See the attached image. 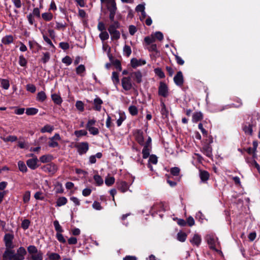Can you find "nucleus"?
Returning <instances> with one entry per match:
<instances>
[{
	"mask_svg": "<svg viewBox=\"0 0 260 260\" xmlns=\"http://www.w3.org/2000/svg\"><path fill=\"white\" fill-rule=\"evenodd\" d=\"M155 39L154 37L150 38V37L147 36L144 38V41L147 45H150L155 42Z\"/></svg>",
	"mask_w": 260,
	"mask_h": 260,
	"instance_id": "338daca9",
	"label": "nucleus"
},
{
	"mask_svg": "<svg viewBox=\"0 0 260 260\" xmlns=\"http://www.w3.org/2000/svg\"><path fill=\"white\" fill-rule=\"evenodd\" d=\"M146 63V61L142 59L138 60L136 58H133L131 60V66L134 69L142 64H145Z\"/></svg>",
	"mask_w": 260,
	"mask_h": 260,
	"instance_id": "f8f14e48",
	"label": "nucleus"
},
{
	"mask_svg": "<svg viewBox=\"0 0 260 260\" xmlns=\"http://www.w3.org/2000/svg\"><path fill=\"white\" fill-rule=\"evenodd\" d=\"M44 56L42 58L41 60L44 63H46L50 59V53L48 52H46L43 53Z\"/></svg>",
	"mask_w": 260,
	"mask_h": 260,
	"instance_id": "052dcab7",
	"label": "nucleus"
},
{
	"mask_svg": "<svg viewBox=\"0 0 260 260\" xmlns=\"http://www.w3.org/2000/svg\"><path fill=\"white\" fill-rule=\"evenodd\" d=\"M53 224L55 230L57 233H62L63 232L61 226L60 225L59 222L57 220L54 221Z\"/></svg>",
	"mask_w": 260,
	"mask_h": 260,
	"instance_id": "49530a36",
	"label": "nucleus"
},
{
	"mask_svg": "<svg viewBox=\"0 0 260 260\" xmlns=\"http://www.w3.org/2000/svg\"><path fill=\"white\" fill-rule=\"evenodd\" d=\"M152 163L153 164H156L157 162V157L154 154L150 155L149 156V163L148 164V166L149 168H152V166L150 163Z\"/></svg>",
	"mask_w": 260,
	"mask_h": 260,
	"instance_id": "7c9ffc66",
	"label": "nucleus"
},
{
	"mask_svg": "<svg viewBox=\"0 0 260 260\" xmlns=\"http://www.w3.org/2000/svg\"><path fill=\"white\" fill-rule=\"evenodd\" d=\"M151 148L150 147H147V146H144L143 149L142 150V155H143V158L144 159H146L148 158L150 155V152L151 150Z\"/></svg>",
	"mask_w": 260,
	"mask_h": 260,
	"instance_id": "b1692460",
	"label": "nucleus"
},
{
	"mask_svg": "<svg viewBox=\"0 0 260 260\" xmlns=\"http://www.w3.org/2000/svg\"><path fill=\"white\" fill-rule=\"evenodd\" d=\"M134 136L135 137L136 141L141 146L144 145V138L143 132L141 129H136L134 133Z\"/></svg>",
	"mask_w": 260,
	"mask_h": 260,
	"instance_id": "423d86ee",
	"label": "nucleus"
},
{
	"mask_svg": "<svg viewBox=\"0 0 260 260\" xmlns=\"http://www.w3.org/2000/svg\"><path fill=\"white\" fill-rule=\"evenodd\" d=\"M26 89L31 93H34L36 90V87L34 85L29 84L26 85Z\"/></svg>",
	"mask_w": 260,
	"mask_h": 260,
	"instance_id": "774afa93",
	"label": "nucleus"
},
{
	"mask_svg": "<svg viewBox=\"0 0 260 260\" xmlns=\"http://www.w3.org/2000/svg\"><path fill=\"white\" fill-rule=\"evenodd\" d=\"M76 108L81 112H83L84 110V103L80 101H78L76 103Z\"/></svg>",
	"mask_w": 260,
	"mask_h": 260,
	"instance_id": "8fccbe9b",
	"label": "nucleus"
},
{
	"mask_svg": "<svg viewBox=\"0 0 260 260\" xmlns=\"http://www.w3.org/2000/svg\"><path fill=\"white\" fill-rule=\"evenodd\" d=\"M202 151L208 157L212 156V148L209 144H205L202 147Z\"/></svg>",
	"mask_w": 260,
	"mask_h": 260,
	"instance_id": "1a4fd4ad",
	"label": "nucleus"
},
{
	"mask_svg": "<svg viewBox=\"0 0 260 260\" xmlns=\"http://www.w3.org/2000/svg\"><path fill=\"white\" fill-rule=\"evenodd\" d=\"M53 129V126H50V125L48 124H46L41 128V132L42 133H44L46 132L51 133Z\"/></svg>",
	"mask_w": 260,
	"mask_h": 260,
	"instance_id": "c9c22d12",
	"label": "nucleus"
},
{
	"mask_svg": "<svg viewBox=\"0 0 260 260\" xmlns=\"http://www.w3.org/2000/svg\"><path fill=\"white\" fill-rule=\"evenodd\" d=\"M115 28L114 26H109L108 28V30L111 36L112 40H117L120 37V33Z\"/></svg>",
	"mask_w": 260,
	"mask_h": 260,
	"instance_id": "0eeeda50",
	"label": "nucleus"
},
{
	"mask_svg": "<svg viewBox=\"0 0 260 260\" xmlns=\"http://www.w3.org/2000/svg\"><path fill=\"white\" fill-rule=\"evenodd\" d=\"M115 182V178L114 177H109L107 176L105 179V183L108 186H111L113 185Z\"/></svg>",
	"mask_w": 260,
	"mask_h": 260,
	"instance_id": "a19ab883",
	"label": "nucleus"
},
{
	"mask_svg": "<svg viewBox=\"0 0 260 260\" xmlns=\"http://www.w3.org/2000/svg\"><path fill=\"white\" fill-rule=\"evenodd\" d=\"M56 193H62L63 192V189L62 186V184L59 182H57L56 185Z\"/></svg>",
	"mask_w": 260,
	"mask_h": 260,
	"instance_id": "bf43d9fd",
	"label": "nucleus"
},
{
	"mask_svg": "<svg viewBox=\"0 0 260 260\" xmlns=\"http://www.w3.org/2000/svg\"><path fill=\"white\" fill-rule=\"evenodd\" d=\"M169 88L166 83L160 82L158 87V94L160 96L166 98L169 95Z\"/></svg>",
	"mask_w": 260,
	"mask_h": 260,
	"instance_id": "7ed1b4c3",
	"label": "nucleus"
},
{
	"mask_svg": "<svg viewBox=\"0 0 260 260\" xmlns=\"http://www.w3.org/2000/svg\"><path fill=\"white\" fill-rule=\"evenodd\" d=\"M252 124H249L248 125H244L243 127V130L246 134H248L250 136H252L253 134V130H252Z\"/></svg>",
	"mask_w": 260,
	"mask_h": 260,
	"instance_id": "bb28decb",
	"label": "nucleus"
},
{
	"mask_svg": "<svg viewBox=\"0 0 260 260\" xmlns=\"http://www.w3.org/2000/svg\"><path fill=\"white\" fill-rule=\"evenodd\" d=\"M68 200L66 197H59L56 201V205L57 207H60L61 206L67 204Z\"/></svg>",
	"mask_w": 260,
	"mask_h": 260,
	"instance_id": "a878e982",
	"label": "nucleus"
},
{
	"mask_svg": "<svg viewBox=\"0 0 260 260\" xmlns=\"http://www.w3.org/2000/svg\"><path fill=\"white\" fill-rule=\"evenodd\" d=\"M51 99L53 102L56 105H60L62 102V100L61 96L56 93L51 95Z\"/></svg>",
	"mask_w": 260,
	"mask_h": 260,
	"instance_id": "412c9836",
	"label": "nucleus"
},
{
	"mask_svg": "<svg viewBox=\"0 0 260 260\" xmlns=\"http://www.w3.org/2000/svg\"><path fill=\"white\" fill-rule=\"evenodd\" d=\"M53 159V156L51 154H47L41 156L40 160L43 163L50 162Z\"/></svg>",
	"mask_w": 260,
	"mask_h": 260,
	"instance_id": "f3484780",
	"label": "nucleus"
},
{
	"mask_svg": "<svg viewBox=\"0 0 260 260\" xmlns=\"http://www.w3.org/2000/svg\"><path fill=\"white\" fill-rule=\"evenodd\" d=\"M128 111L130 114L133 116L137 115L138 113V110L136 106L132 105L128 108Z\"/></svg>",
	"mask_w": 260,
	"mask_h": 260,
	"instance_id": "ea45409f",
	"label": "nucleus"
},
{
	"mask_svg": "<svg viewBox=\"0 0 260 260\" xmlns=\"http://www.w3.org/2000/svg\"><path fill=\"white\" fill-rule=\"evenodd\" d=\"M1 138L5 142H15L17 140V137L15 136H9L7 138L1 137Z\"/></svg>",
	"mask_w": 260,
	"mask_h": 260,
	"instance_id": "58836bf2",
	"label": "nucleus"
},
{
	"mask_svg": "<svg viewBox=\"0 0 260 260\" xmlns=\"http://www.w3.org/2000/svg\"><path fill=\"white\" fill-rule=\"evenodd\" d=\"M121 85L123 89L128 91L131 89H135V87H137L136 84H132L131 82V77H124L121 79Z\"/></svg>",
	"mask_w": 260,
	"mask_h": 260,
	"instance_id": "f257e3e1",
	"label": "nucleus"
},
{
	"mask_svg": "<svg viewBox=\"0 0 260 260\" xmlns=\"http://www.w3.org/2000/svg\"><path fill=\"white\" fill-rule=\"evenodd\" d=\"M180 170L178 167H173L170 170L171 174L174 176H178L180 174Z\"/></svg>",
	"mask_w": 260,
	"mask_h": 260,
	"instance_id": "3c124183",
	"label": "nucleus"
},
{
	"mask_svg": "<svg viewBox=\"0 0 260 260\" xmlns=\"http://www.w3.org/2000/svg\"><path fill=\"white\" fill-rule=\"evenodd\" d=\"M174 81L179 86H182L183 85L184 78L182 73L181 71H178L174 76Z\"/></svg>",
	"mask_w": 260,
	"mask_h": 260,
	"instance_id": "6e6552de",
	"label": "nucleus"
},
{
	"mask_svg": "<svg viewBox=\"0 0 260 260\" xmlns=\"http://www.w3.org/2000/svg\"><path fill=\"white\" fill-rule=\"evenodd\" d=\"M80 155L85 154L89 149V144L87 142H81L75 145Z\"/></svg>",
	"mask_w": 260,
	"mask_h": 260,
	"instance_id": "f03ea898",
	"label": "nucleus"
},
{
	"mask_svg": "<svg viewBox=\"0 0 260 260\" xmlns=\"http://www.w3.org/2000/svg\"><path fill=\"white\" fill-rule=\"evenodd\" d=\"M117 188L121 192H124L128 189V184L125 181H121L118 185Z\"/></svg>",
	"mask_w": 260,
	"mask_h": 260,
	"instance_id": "6ab92c4d",
	"label": "nucleus"
},
{
	"mask_svg": "<svg viewBox=\"0 0 260 260\" xmlns=\"http://www.w3.org/2000/svg\"><path fill=\"white\" fill-rule=\"evenodd\" d=\"M27 60L25 57L22 55H20L19 57V63L22 67H25L27 64Z\"/></svg>",
	"mask_w": 260,
	"mask_h": 260,
	"instance_id": "5fc2aeb1",
	"label": "nucleus"
},
{
	"mask_svg": "<svg viewBox=\"0 0 260 260\" xmlns=\"http://www.w3.org/2000/svg\"><path fill=\"white\" fill-rule=\"evenodd\" d=\"M30 221L28 219H24L21 223V227L24 230H26L29 228V226L30 225Z\"/></svg>",
	"mask_w": 260,
	"mask_h": 260,
	"instance_id": "4d7b16f0",
	"label": "nucleus"
},
{
	"mask_svg": "<svg viewBox=\"0 0 260 260\" xmlns=\"http://www.w3.org/2000/svg\"><path fill=\"white\" fill-rule=\"evenodd\" d=\"M18 166L19 168V170L25 173L27 171V168L25 163L22 161H19L18 162Z\"/></svg>",
	"mask_w": 260,
	"mask_h": 260,
	"instance_id": "72a5a7b5",
	"label": "nucleus"
},
{
	"mask_svg": "<svg viewBox=\"0 0 260 260\" xmlns=\"http://www.w3.org/2000/svg\"><path fill=\"white\" fill-rule=\"evenodd\" d=\"M93 179L95 181L96 184L98 186H100L103 184V179L101 176L99 175H95L93 176Z\"/></svg>",
	"mask_w": 260,
	"mask_h": 260,
	"instance_id": "79ce46f5",
	"label": "nucleus"
},
{
	"mask_svg": "<svg viewBox=\"0 0 260 260\" xmlns=\"http://www.w3.org/2000/svg\"><path fill=\"white\" fill-rule=\"evenodd\" d=\"M161 114L162 116H165V118H168L169 114V111L167 109L166 105L164 102L161 103Z\"/></svg>",
	"mask_w": 260,
	"mask_h": 260,
	"instance_id": "c756f323",
	"label": "nucleus"
},
{
	"mask_svg": "<svg viewBox=\"0 0 260 260\" xmlns=\"http://www.w3.org/2000/svg\"><path fill=\"white\" fill-rule=\"evenodd\" d=\"M56 238L61 243H66V240L64 238L63 235L61 234V233H56Z\"/></svg>",
	"mask_w": 260,
	"mask_h": 260,
	"instance_id": "e2e57ef3",
	"label": "nucleus"
},
{
	"mask_svg": "<svg viewBox=\"0 0 260 260\" xmlns=\"http://www.w3.org/2000/svg\"><path fill=\"white\" fill-rule=\"evenodd\" d=\"M38 161V158L37 156H35V157L28 159L26 161V165L30 169L35 170L39 166L37 165Z\"/></svg>",
	"mask_w": 260,
	"mask_h": 260,
	"instance_id": "9b49d317",
	"label": "nucleus"
},
{
	"mask_svg": "<svg viewBox=\"0 0 260 260\" xmlns=\"http://www.w3.org/2000/svg\"><path fill=\"white\" fill-rule=\"evenodd\" d=\"M42 18L45 21H50L53 18V15L51 13H44L42 14Z\"/></svg>",
	"mask_w": 260,
	"mask_h": 260,
	"instance_id": "c03bdc74",
	"label": "nucleus"
},
{
	"mask_svg": "<svg viewBox=\"0 0 260 260\" xmlns=\"http://www.w3.org/2000/svg\"><path fill=\"white\" fill-rule=\"evenodd\" d=\"M131 77H133L134 80L136 83L140 84L142 81V74L140 71L138 70L136 72H132L130 74Z\"/></svg>",
	"mask_w": 260,
	"mask_h": 260,
	"instance_id": "9d476101",
	"label": "nucleus"
},
{
	"mask_svg": "<svg viewBox=\"0 0 260 260\" xmlns=\"http://www.w3.org/2000/svg\"><path fill=\"white\" fill-rule=\"evenodd\" d=\"M27 251L28 253L31 255L36 254L39 251L38 250L37 247L34 245H30L27 247Z\"/></svg>",
	"mask_w": 260,
	"mask_h": 260,
	"instance_id": "09e8293b",
	"label": "nucleus"
},
{
	"mask_svg": "<svg viewBox=\"0 0 260 260\" xmlns=\"http://www.w3.org/2000/svg\"><path fill=\"white\" fill-rule=\"evenodd\" d=\"M109 59L110 61H111L112 63L115 66V68L117 67L118 66H119L121 64V62L119 60L116 59L114 60H113V57L112 55L109 56Z\"/></svg>",
	"mask_w": 260,
	"mask_h": 260,
	"instance_id": "680f3d73",
	"label": "nucleus"
},
{
	"mask_svg": "<svg viewBox=\"0 0 260 260\" xmlns=\"http://www.w3.org/2000/svg\"><path fill=\"white\" fill-rule=\"evenodd\" d=\"M103 103V101L99 97L96 98L94 100V107L93 109L98 111H100L101 110V105Z\"/></svg>",
	"mask_w": 260,
	"mask_h": 260,
	"instance_id": "dca6fc26",
	"label": "nucleus"
},
{
	"mask_svg": "<svg viewBox=\"0 0 260 260\" xmlns=\"http://www.w3.org/2000/svg\"><path fill=\"white\" fill-rule=\"evenodd\" d=\"M112 80L115 85L119 84V74L117 72H113L112 73Z\"/></svg>",
	"mask_w": 260,
	"mask_h": 260,
	"instance_id": "c85d7f7f",
	"label": "nucleus"
},
{
	"mask_svg": "<svg viewBox=\"0 0 260 260\" xmlns=\"http://www.w3.org/2000/svg\"><path fill=\"white\" fill-rule=\"evenodd\" d=\"M100 39L103 41L107 40L109 39V36L108 33L105 30L101 32L99 36Z\"/></svg>",
	"mask_w": 260,
	"mask_h": 260,
	"instance_id": "864d4df0",
	"label": "nucleus"
},
{
	"mask_svg": "<svg viewBox=\"0 0 260 260\" xmlns=\"http://www.w3.org/2000/svg\"><path fill=\"white\" fill-rule=\"evenodd\" d=\"M209 173L205 170H200V177L203 182L207 181L209 178Z\"/></svg>",
	"mask_w": 260,
	"mask_h": 260,
	"instance_id": "a211bd4d",
	"label": "nucleus"
},
{
	"mask_svg": "<svg viewBox=\"0 0 260 260\" xmlns=\"http://www.w3.org/2000/svg\"><path fill=\"white\" fill-rule=\"evenodd\" d=\"M190 242L192 244L199 246L201 242V238L199 235L197 234H194L193 238L190 240Z\"/></svg>",
	"mask_w": 260,
	"mask_h": 260,
	"instance_id": "aec40b11",
	"label": "nucleus"
},
{
	"mask_svg": "<svg viewBox=\"0 0 260 260\" xmlns=\"http://www.w3.org/2000/svg\"><path fill=\"white\" fill-rule=\"evenodd\" d=\"M85 72V67L83 64H80L76 69V72L77 75H81V74Z\"/></svg>",
	"mask_w": 260,
	"mask_h": 260,
	"instance_id": "37998d69",
	"label": "nucleus"
},
{
	"mask_svg": "<svg viewBox=\"0 0 260 260\" xmlns=\"http://www.w3.org/2000/svg\"><path fill=\"white\" fill-rule=\"evenodd\" d=\"M1 86L4 89H8L10 87L9 81L7 79H1Z\"/></svg>",
	"mask_w": 260,
	"mask_h": 260,
	"instance_id": "4c0bfd02",
	"label": "nucleus"
},
{
	"mask_svg": "<svg viewBox=\"0 0 260 260\" xmlns=\"http://www.w3.org/2000/svg\"><path fill=\"white\" fill-rule=\"evenodd\" d=\"M30 191H26L25 192L23 198V201L24 203H27L29 202L30 200Z\"/></svg>",
	"mask_w": 260,
	"mask_h": 260,
	"instance_id": "6e6d98bb",
	"label": "nucleus"
},
{
	"mask_svg": "<svg viewBox=\"0 0 260 260\" xmlns=\"http://www.w3.org/2000/svg\"><path fill=\"white\" fill-rule=\"evenodd\" d=\"M12 249L13 248H6V250L3 255L4 259H9V260L12 259L13 255H15L16 254L14 250H12Z\"/></svg>",
	"mask_w": 260,
	"mask_h": 260,
	"instance_id": "ddd939ff",
	"label": "nucleus"
},
{
	"mask_svg": "<svg viewBox=\"0 0 260 260\" xmlns=\"http://www.w3.org/2000/svg\"><path fill=\"white\" fill-rule=\"evenodd\" d=\"M207 243L209 245L210 248L217 251L215 248V240L213 237L209 236L207 239Z\"/></svg>",
	"mask_w": 260,
	"mask_h": 260,
	"instance_id": "393cba45",
	"label": "nucleus"
},
{
	"mask_svg": "<svg viewBox=\"0 0 260 260\" xmlns=\"http://www.w3.org/2000/svg\"><path fill=\"white\" fill-rule=\"evenodd\" d=\"M16 254L21 257H24V256L26 254V251L23 247H20L18 249Z\"/></svg>",
	"mask_w": 260,
	"mask_h": 260,
	"instance_id": "de8ad7c7",
	"label": "nucleus"
},
{
	"mask_svg": "<svg viewBox=\"0 0 260 260\" xmlns=\"http://www.w3.org/2000/svg\"><path fill=\"white\" fill-rule=\"evenodd\" d=\"M123 51L124 52L126 56L128 57L132 53V50L130 46L125 45L123 48Z\"/></svg>",
	"mask_w": 260,
	"mask_h": 260,
	"instance_id": "0e129e2a",
	"label": "nucleus"
},
{
	"mask_svg": "<svg viewBox=\"0 0 260 260\" xmlns=\"http://www.w3.org/2000/svg\"><path fill=\"white\" fill-rule=\"evenodd\" d=\"M106 7L109 12H116L117 8L115 0H110L106 3Z\"/></svg>",
	"mask_w": 260,
	"mask_h": 260,
	"instance_id": "4468645a",
	"label": "nucleus"
},
{
	"mask_svg": "<svg viewBox=\"0 0 260 260\" xmlns=\"http://www.w3.org/2000/svg\"><path fill=\"white\" fill-rule=\"evenodd\" d=\"M42 169L44 172L50 173L51 174H55L58 169L57 166L53 162L44 165Z\"/></svg>",
	"mask_w": 260,
	"mask_h": 260,
	"instance_id": "39448f33",
	"label": "nucleus"
},
{
	"mask_svg": "<svg viewBox=\"0 0 260 260\" xmlns=\"http://www.w3.org/2000/svg\"><path fill=\"white\" fill-rule=\"evenodd\" d=\"M14 236L13 234L10 233H7L5 235L4 238V241L5 244L6 248H14V245L13 243V240L14 239Z\"/></svg>",
	"mask_w": 260,
	"mask_h": 260,
	"instance_id": "20e7f679",
	"label": "nucleus"
},
{
	"mask_svg": "<svg viewBox=\"0 0 260 260\" xmlns=\"http://www.w3.org/2000/svg\"><path fill=\"white\" fill-rule=\"evenodd\" d=\"M49 258L50 260H59L61 259L60 256L56 253H51L49 255Z\"/></svg>",
	"mask_w": 260,
	"mask_h": 260,
	"instance_id": "13d9d810",
	"label": "nucleus"
},
{
	"mask_svg": "<svg viewBox=\"0 0 260 260\" xmlns=\"http://www.w3.org/2000/svg\"><path fill=\"white\" fill-rule=\"evenodd\" d=\"M88 131L90 132V133L93 135H96L99 134V131L98 128L95 127H90L86 128Z\"/></svg>",
	"mask_w": 260,
	"mask_h": 260,
	"instance_id": "603ef678",
	"label": "nucleus"
},
{
	"mask_svg": "<svg viewBox=\"0 0 260 260\" xmlns=\"http://www.w3.org/2000/svg\"><path fill=\"white\" fill-rule=\"evenodd\" d=\"M246 160L247 162L251 164V165L254 166L257 169L258 172L260 174V166L255 160V159H251L250 160L249 158L247 157L246 158Z\"/></svg>",
	"mask_w": 260,
	"mask_h": 260,
	"instance_id": "473e14b6",
	"label": "nucleus"
},
{
	"mask_svg": "<svg viewBox=\"0 0 260 260\" xmlns=\"http://www.w3.org/2000/svg\"><path fill=\"white\" fill-rule=\"evenodd\" d=\"M186 238L187 234L184 232L180 231L177 234V240L180 242H184Z\"/></svg>",
	"mask_w": 260,
	"mask_h": 260,
	"instance_id": "2f4dec72",
	"label": "nucleus"
},
{
	"mask_svg": "<svg viewBox=\"0 0 260 260\" xmlns=\"http://www.w3.org/2000/svg\"><path fill=\"white\" fill-rule=\"evenodd\" d=\"M75 135L77 137H80L84 136H86L87 135V132L86 131L82 129L79 131H75L74 132Z\"/></svg>",
	"mask_w": 260,
	"mask_h": 260,
	"instance_id": "a18cd8bd",
	"label": "nucleus"
},
{
	"mask_svg": "<svg viewBox=\"0 0 260 260\" xmlns=\"http://www.w3.org/2000/svg\"><path fill=\"white\" fill-rule=\"evenodd\" d=\"M155 74L158 76L160 78L162 79L165 77L164 72L162 71L161 68H157L154 70Z\"/></svg>",
	"mask_w": 260,
	"mask_h": 260,
	"instance_id": "e433bc0d",
	"label": "nucleus"
},
{
	"mask_svg": "<svg viewBox=\"0 0 260 260\" xmlns=\"http://www.w3.org/2000/svg\"><path fill=\"white\" fill-rule=\"evenodd\" d=\"M203 115L201 112H196L192 115V120L194 122L201 121L203 119Z\"/></svg>",
	"mask_w": 260,
	"mask_h": 260,
	"instance_id": "4be33fe9",
	"label": "nucleus"
},
{
	"mask_svg": "<svg viewBox=\"0 0 260 260\" xmlns=\"http://www.w3.org/2000/svg\"><path fill=\"white\" fill-rule=\"evenodd\" d=\"M43 252L40 250L36 254H33L30 256H28L27 259L28 260H43Z\"/></svg>",
	"mask_w": 260,
	"mask_h": 260,
	"instance_id": "2eb2a0df",
	"label": "nucleus"
},
{
	"mask_svg": "<svg viewBox=\"0 0 260 260\" xmlns=\"http://www.w3.org/2000/svg\"><path fill=\"white\" fill-rule=\"evenodd\" d=\"M14 41L13 37L12 35L6 36L2 39V42L5 45H9Z\"/></svg>",
	"mask_w": 260,
	"mask_h": 260,
	"instance_id": "5701e85b",
	"label": "nucleus"
},
{
	"mask_svg": "<svg viewBox=\"0 0 260 260\" xmlns=\"http://www.w3.org/2000/svg\"><path fill=\"white\" fill-rule=\"evenodd\" d=\"M62 62L67 65H70L72 62V59L69 56H66L62 58Z\"/></svg>",
	"mask_w": 260,
	"mask_h": 260,
	"instance_id": "69168bd1",
	"label": "nucleus"
},
{
	"mask_svg": "<svg viewBox=\"0 0 260 260\" xmlns=\"http://www.w3.org/2000/svg\"><path fill=\"white\" fill-rule=\"evenodd\" d=\"M36 98L37 101L43 102L46 99L47 96L44 91H41L38 93Z\"/></svg>",
	"mask_w": 260,
	"mask_h": 260,
	"instance_id": "cd10ccee",
	"label": "nucleus"
},
{
	"mask_svg": "<svg viewBox=\"0 0 260 260\" xmlns=\"http://www.w3.org/2000/svg\"><path fill=\"white\" fill-rule=\"evenodd\" d=\"M38 112V109L35 108H28L26 109L25 113L27 115H34Z\"/></svg>",
	"mask_w": 260,
	"mask_h": 260,
	"instance_id": "f704fd0d",
	"label": "nucleus"
}]
</instances>
